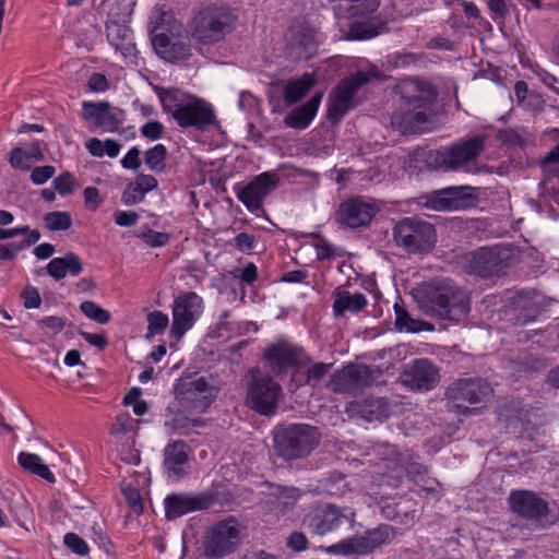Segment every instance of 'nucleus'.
<instances>
[{
    "label": "nucleus",
    "instance_id": "e2e57ef3",
    "mask_svg": "<svg viewBox=\"0 0 559 559\" xmlns=\"http://www.w3.org/2000/svg\"><path fill=\"white\" fill-rule=\"evenodd\" d=\"M22 297L26 309L38 308L41 304L40 295L35 287H27L23 292Z\"/></svg>",
    "mask_w": 559,
    "mask_h": 559
},
{
    "label": "nucleus",
    "instance_id": "1a4fd4ad",
    "mask_svg": "<svg viewBox=\"0 0 559 559\" xmlns=\"http://www.w3.org/2000/svg\"><path fill=\"white\" fill-rule=\"evenodd\" d=\"M393 239L408 253H424L435 247L437 234L432 224L417 217H405L394 226Z\"/></svg>",
    "mask_w": 559,
    "mask_h": 559
},
{
    "label": "nucleus",
    "instance_id": "0eeeda50",
    "mask_svg": "<svg viewBox=\"0 0 559 559\" xmlns=\"http://www.w3.org/2000/svg\"><path fill=\"white\" fill-rule=\"evenodd\" d=\"M174 394L185 411L203 413L217 397L218 389L211 378L192 374L176 381Z\"/></svg>",
    "mask_w": 559,
    "mask_h": 559
},
{
    "label": "nucleus",
    "instance_id": "4be33fe9",
    "mask_svg": "<svg viewBox=\"0 0 559 559\" xmlns=\"http://www.w3.org/2000/svg\"><path fill=\"white\" fill-rule=\"evenodd\" d=\"M286 44L293 59H308L317 50L318 32L307 22H296L286 34Z\"/></svg>",
    "mask_w": 559,
    "mask_h": 559
},
{
    "label": "nucleus",
    "instance_id": "7ed1b4c3",
    "mask_svg": "<svg viewBox=\"0 0 559 559\" xmlns=\"http://www.w3.org/2000/svg\"><path fill=\"white\" fill-rule=\"evenodd\" d=\"M159 98L163 109L171 115L181 128L205 131L218 124L211 104L201 98L179 95L171 91L160 93Z\"/></svg>",
    "mask_w": 559,
    "mask_h": 559
},
{
    "label": "nucleus",
    "instance_id": "8fccbe9b",
    "mask_svg": "<svg viewBox=\"0 0 559 559\" xmlns=\"http://www.w3.org/2000/svg\"><path fill=\"white\" fill-rule=\"evenodd\" d=\"M38 326L47 333L57 334L66 325V320L61 317H46L37 322Z\"/></svg>",
    "mask_w": 559,
    "mask_h": 559
},
{
    "label": "nucleus",
    "instance_id": "de8ad7c7",
    "mask_svg": "<svg viewBox=\"0 0 559 559\" xmlns=\"http://www.w3.org/2000/svg\"><path fill=\"white\" fill-rule=\"evenodd\" d=\"M540 166L549 175L559 173V144L543 158Z\"/></svg>",
    "mask_w": 559,
    "mask_h": 559
},
{
    "label": "nucleus",
    "instance_id": "864d4df0",
    "mask_svg": "<svg viewBox=\"0 0 559 559\" xmlns=\"http://www.w3.org/2000/svg\"><path fill=\"white\" fill-rule=\"evenodd\" d=\"M500 140L508 145L524 146L527 142L526 138L515 129H507L500 132Z\"/></svg>",
    "mask_w": 559,
    "mask_h": 559
},
{
    "label": "nucleus",
    "instance_id": "f704fd0d",
    "mask_svg": "<svg viewBox=\"0 0 559 559\" xmlns=\"http://www.w3.org/2000/svg\"><path fill=\"white\" fill-rule=\"evenodd\" d=\"M19 463L24 469L41 477L48 483H55L56 479L53 474L49 467L43 463L39 455L28 452H21L19 454Z\"/></svg>",
    "mask_w": 559,
    "mask_h": 559
},
{
    "label": "nucleus",
    "instance_id": "f8f14e48",
    "mask_svg": "<svg viewBox=\"0 0 559 559\" xmlns=\"http://www.w3.org/2000/svg\"><path fill=\"white\" fill-rule=\"evenodd\" d=\"M395 537V531L392 526L382 524L376 528L367 531L364 535L343 539L329 546L325 551L330 555H358L365 556L373 552L376 549L390 544Z\"/></svg>",
    "mask_w": 559,
    "mask_h": 559
},
{
    "label": "nucleus",
    "instance_id": "4d7b16f0",
    "mask_svg": "<svg viewBox=\"0 0 559 559\" xmlns=\"http://www.w3.org/2000/svg\"><path fill=\"white\" fill-rule=\"evenodd\" d=\"M286 545L294 551L299 552L308 548V539L302 532L295 531L287 537Z\"/></svg>",
    "mask_w": 559,
    "mask_h": 559
},
{
    "label": "nucleus",
    "instance_id": "774afa93",
    "mask_svg": "<svg viewBox=\"0 0 559 559\" xmlns=\"http://www.w3.org/2000/svg\"><path fill=\"white\" fill-rule=\"evenodd\" d=\"M134 182L144 193H147L157 187V180L152 175L141 174L135 178Z\"/></svg>",
    "mask_w": 559,
    "mask_h": 559
},
{
    "label": "nucleus",
    "instance_id": "ea45409f",
    "mask_svg": "<svg viewBox=\"0 0 559 559\" xmlns=\"http://www.w3.org/2000/svg\"><path fill=\"white\" fill-rule=\"evenodd\" d=\"M80 309L88 319L94 320L99 324H106L110 321V313L94 301H83Z\"/></svg>",
    "mask_w": 559,
    "mask_h": 559
},
{
    "label": "nucleus",
    "instance_id": "13d9d810",
    "mask_svg": "<svg viewBox=\"0 0 559 559\" xmlns=\"http://www.w3.org/2000/svg\"><path fill=\"white\" fill-rule=\"evenodd\" d=\"M545 100L543 97L536 93L532 92V94L520 105L525 110L539 112L544 109Z\"/></svg>",
    "mask_w": 559,
    "mask_h": 559
},
{
    "label": "nucleus",
    "instance_id": "6e6552de",
    "mask_svg": "<svg viewBox=\"0 0 559 559\" xmlns=\"http://www.w3.org/2000/svg\"><path fill=\"white\" fill-rule=\"evenodd\" d=\"M379 72L370 69L368 72L358 71L342 80L331 92L328 104V119L337 123L343 116L359 103L358 92L371 79H378Z\"/></svg>",
    "mask_w": 559,
    "mask_h": 559
},
{
    "label": "nucleus",
    "instance_id": "ddd939ff",
    "mask_svg": "<svg viewBox=\"0 0 559 559\" xmlns=\"http://www.w3.org/2000/svg\"><path fill=\"white\" fill-rule=\"evenodd\" d=\"M171 15L162 13L151 31L152 45L156 53L166 61L179 62L188 59L191 56V45L187 36L175 35L166 33L164 27L165 23H169Z\"/></svg>",
    "mask_w": 559,
    "mask_h": 559
},
{
    "label": "nucleus",
    "instance_id": "c9c22d12",
    "mask_svg": "<svg viewBox=\"0 0 559 559\" xmlns=\"http://www.w3.org/2000/svg\"><path fill=\"white\" fill-rule=\"evenodd\" d=\"M526 415L527 412L522 407L519 401H506L503 404L499 405V420L503 421L506 426H513L516 423H523Z\"/></svg>",
    "mask_w": 559,
    "mask_h": 559
},
{
    "label": "nucleus",
    "instance_id": "603ef678",
    "mask_svg": "<svg viewBox=\"0 0 559 559\" xmlns=\"http://www.w3.org/2000/svg\"><path fill=\"white\" fill-rule=\"evenodd\" d=\"M29 159L27 152L21 147H14L10 153V165L13 168L28 170L31 168Z\"/></svg>",
    "mask_w": 559,
    "mask_h": 559
},
{
    "label": "nucleus",
    "instance_id": "37998d69",
    "mask_svg": "<svg viewBox=\"0 0 559 559\" xmlns=\"http://www.w3.org/2000/svg\"><path fill=\"white\" fill-rule=\"evenodd\" d=\"M332 364L317 362L311 366L306 374V383L312 388H317L323 378L329 373Z\"/></svg>",
    "mask_w": 559,
    "mask_h": 559
},
{
    "label": "nucleus",
    "instance_id": "393cba45",
    "mask_svg": "<svg viewBox=\"0 0 559 559\" xmlns=\"http://www.w3.org/2000/svg\"><path fill=\"white\" fill-rule=\"evenodd\" d=\"M82 116L92 122L91 128H100L108 132L118 131L126 120L124 110L107 102H84Z\"/></svg>",
    "mask_w": 559,
    "mask_h": 559
},
{
    "label": "nucleus",
    "instance_id": "c756f323",
    "mask_svg": "<svg viewBox=\"0 0 559 559\" xmlns=\"http://www.w3.org/2000/svg\"><path fill=\"white\" fill-rule=\"evenodd\" d=\"M321 98L322 94L319 93L311 97L304 105L296 107L294 110H292L288 115L284 117L283 121L285 126L298 130L306 129L316 117L321 103Z\"/></svg>",
    "mask_w": 559,
    "mask_h": 559
},
{
    "label": "nucleus",
    "instance_id": "a19ab883",
    "mask_svg": "<svg viewBox=\"0 0 559 559\" xmlns=\"http://www.w3.org/2000/svg\"><path fill=\"white\" fill-rule=\"evenodd\" d=\"M148 333L146 337H152L155 334L162 333L168 325V317L162 311L155 310L147 314Z\"/></svg>",
    "mask_w": 559,
    "mask_h": 559
},
{
    "label": "nucleus",
    "instance_id": "20e7f679",
    "mask_svg": "<svg viewBox=\"0 0 559 559\" xmlns=\"http://www.w3.org/2000/svg\"><path fill=\"white\" fill-rule=\"evenodd\" d=\"M485 150V138L476 135L466 140H460L450 146L431 150L426 154V163L429 167L454 171L477 160Z\"/></svg>",
    "mask_w": 559,
    "mask_h": 559
},
{
    "label": "nucleus",
    "instance_id": "6ab92c4d",
    "mask_svg": "<svg viewBox=\"0 0 559 559\" xmlns=\"http://www.w3.org/2000/svg\"><path fill=\"white\" fill-rule=\"evenodd\" d=\"M203 299L194 292L179 294L173 304L171 334L178 340L189 331L203 312Z\"/></svg>",
    "mask_w": 559,
    "mask_h": 559
},
{
    "label": "nucleus",
    "instance_id": "412c9836",
    "mask_svg": "<svg viewBox=\"0 0 559 559\" xmlns=\"http://www.w3.org/2000/svg\"><path fill=\"white\" fill-rule=\"evenodd\" d=\"M114 4L119 5L118 0H106L102 8L107 12L106 32L107 39L117 49H127L131 44V29L127 26L131 14L129 5H123L121 11H115Z\"/></svg>",
    "mask_w": 559,
    "mask_h": 559
},
{
    "label": "nucleus",
    "instance_id": "49530a36",
    "mask_svg": "<svg viewBox=\"0 0 559 559\" xmlns=\"http://www.w3.org/2000/svg\"><path fill=\"white\" fill-rule=\"evenodd\" d=\"M311 237L319 241L313 245L316 250V257L319 261L329 260L334 257V248L319 234H311Z\"/></svg>",
    "mask_w": 559,
    "mask_h": 559
},
{
    "label": "nucleus",
    "instance_id": "bf43d9fd",
    "mask_svg": "<svg viewBox=\"0 0 559 559\" xmlns=\"http://www.w3.org/2000/svg\"><path fill=\"white\" fill-rule=\"evenodd\" d=\"M418 60L417 56L412 52H399L395 53L392 58L389 59V63L393 68H405L412 63H415Z\"/></svg>",
    "mask_w": 559,
    "mask_h": 559
},
{
    "label": "nucleus",
    "instance_id": "4c0bfd02",
    "mask_svg": "<svg viewBox=\"0 0 559 559\" xmlns=\"http://www.w3.org/2000/svg\"><path fill=\"white\" fill-rule=\"evenodd\" d=\"M166 146L156 144L144 153V162L152 171L162 173L166 168Z\"/></svg>",
    "mask_w": 559,
    "mask_h": 559
},
{
    "label": "nucleus",
    "instance_id": "69168bd1",
    "mask_svg": "<svg viewBox=\"0 0 559 559\" xmlns=\"http://www.w3.org/2000/svg\"><path fill=\"white\" fill-rule=\"evenodd\" d=\"M126 500L132 510L136 513H141L143 509L142 498L140 492L134 488H128L123 490Z\"/></svg>",
    "mask_w": 559,
    "mask_h": 559
},
{
    "label": "nucleus",
    "instance_id": "72a5a7b5",
    "mask_svg": "<svg viewBox=\"0 0 559 559\" xmlns=\"http://www.w3.org/2000/svg\"><path fill=\"white\" fill-rule=\"evenodd\" d=\"M316 84L311 73H305L299 79L288 81L283 90V98L287 105L298 103Z\"/></svg>",
    "mask_w": 559,
    "mask_h": 559
},
{
    "label": "nucleus",
    "instance_id": "f257e3e1",
    "mask_svg": "<svg viewBox=\"0 0 559 559\" xmlns=\"http://www.w3.org/2000/svg\"><path fill=\"white\" fill-rule=\"evenodd\" d=\"M413 296L426 316L440 320L459 323L471 309L468 293L449 278L424 283L414 289Z\"/></svg>",
    "mask_w": 559,
    "mask_h": 559
},
{
    "label": "nucleus",
    "instance_id": "09e8293b",
    "mask_svg": "<svg viewBox=\"0 0 559 559\" xmlns=\"http://www.w3.org/2000/svg\"><path fill=\"white\" fill-rule=\"evenodd\" d=\"M74 186L75 179L68 171L61 174L53 180L55 189L62 195H68L72 193Z\"/></svg>",
    "mask_w": 559,
    "mask_h": 559
},
{
    "label": "nucleus",
    "instance_id": "2eb2a0df",
    "mask_svg": "<svg viewBox=\"0 0 559 559\" xmlns=\"http://www.w3.org/2000/svg\"><path fill=\"white\" fill-rule=\"evenodd\" d=\"M381 374L364 364H349L336 370L325 383V388L336 394H355L369 388Z\"/></svg>",
    "mask_w": 559,
    "mask_h": 559
},
{
    "label": "nucleus",
    "instance_id": "b1692460",
    "mask_svg": "<svg viewBox=\"0 0 559 559\" xmlns=\"http://www.w3.org/2000/svg\"><path fill=\"white\" fill-rule=\"evenodd\" d=\"M215 497L210 492L190 495L187 492L168 495L165 500V516L176 520L193 511L206 510L212 507Z\"/></svg>",
    "mask_w": 559,
    "mask_h": 559
},
{
    "label": "nucleus",
    "instance_id": "58836bf2",
    "mask_svg": "<svg viewBox=\"0 0 559 559\" xmlns=\"http://www.w3.org/2000/svg\"><path fill=\"white\" fill-rule=\"evenodd\" d=\"M46 227L50 230H67L72 225V219L67 212H49L44 216Z\"/></svg>",
    "mask_w": 559,
    "mask_h": 559
},
{
    "label": "nucleus",
    "instance_id": "423d86ee",
    "mask_svg": "<svg viewBox=\"0 0 559 559\" xmlns=\"http://www.w3.org/2000/svg\"><path fill=\"white\" fill-rule=\"evenodd\" d=\"M237 15L225 4H212L194 17L192 35L202 44H214L233 32Z\"/></svg>",
    "mask_w": 559,
    "mask_h": 559
},
{
    "label": "nucleus",
    "instance_id": "5701e85b",
    "mask_svg": "<svg viewBox=\"0 0 559 559\" xmlns=\"http://www.w3.org/2000/svg\"><path fill=\"white\" fill-rule=\"evenodd\" d=\"M378 211L372 202L359 197L350 198L340 204L334 219L341 226L358 228L368 225Z\"/></svg>",
    "mask_w": 559,
    "mask_h": 559
},
{
    "label": "nucleus",
    "instance_id": "6e6d98bb",
    "mask_svg": "<svg viewBox=\"0 0 559 559\" xmlns=\"http://www.w3.org/2000/svg\"><path fill=\"white\" fill-rule=\"evenodd\" d=\"M164 126L158 121H148L141 128V133L144 138L155 141L162 138Z\"/></svg>",
    "mask_w": 559,
    "mask_h": 559
},
{
    "label": "nucleus",
    "instance_id": "a878e982",
    "mask_svg": "<svg viewBox=\"0 0 559 559\" xmlns=\"http://www.w3.org/2000/svg\"><path fill=\"white\" fill-rule=\"evenodd\" d=\"M264 358L271 370L281 374L287 372L288 369L301 366L307 357L302 348L289 342L280 341L265 349Z\"/></svg>",
    "mask_w": 559,
    "mask_h": 559
},
{
    "label": "nucleus",
    "instance_id": "7c9ffc66",
    "mask_svg": "<svg viewBox=\"0 0 559 559\" xmlns=\"http://www.w3.org/2000/svg\"><path fill=\"white\" fill-rule=\"evenodd\" d=\"M368 301L364 294H352L348 290L337 288L333 293V313L335 317H343L346 311L357 313L361 311Z\"/></svg>",
    "mask_w": 559,
    "mask_h": 559
},
{
    "label": "nucleus",
    "instance_id": "c03bdc74",
    "mask_svg": "<svg viewBox=\"0 0 559 559\" xmlns=\"http://www.w3.org/2000/svg\"><path fill=\"white\" fill-rule=\"evenodd\" d=\"M63 543L75 555L85 557L90 552L86 542L74 533H67L63 537Z\"/></svg>",
    "mask_w": 559,
    "mask_h": 559
},
{
    "label": "nucleus",
    "instance_id": "680f3d73",
    "mask_svg": "<svg viewBox=\"0 0 559 559\" xmlns=\"http://www.w3.org/2000/svg\"><path fill=\"white\" fill-rule=\"evenodd\" d=\"M114 219L117 225L129 227V226H133L138 223L139 215L136 212H133V211H130V212L118 211L115 213Z\"/></svg>",
    "mask_w": 559,
    "mask_h": 559
},
{
    "label": "nucleus",
    "instance_id": "473e14b6",
    "mask_svg": "<svg viewBox=\"0 0 559 559\" xmlns=\"http://www.w3.org/2000/svg\"><path fill=\"white\" fill-rule=\"evenodd\" d=\"M267 498L274 510L285 513L300 498V490L296 487L276 485L271 487Z\"/></svg>",
    "mask_w": 559,
    "mask_h": 559
},
{
    "label": "nucleus",
    "instance_id": "cd10ccee",
    "mask_svg": "<svg viewBox=\"0 0 559 559\" xmlns=\"http://www.w3.org/2000/svg\"><path fill=\"white\" fill-rule=\"evenodd\" d=\"M401 378L412 390L428 391L439 382V372L428 359H417L405 367Z\"/></svg>",
    "mask_w": 559,
    "mask_h": 559
},
{
    "label": "nucleus",
    "instance_id": "9b49d317",
    "mask_svg": "<svg viewBox=\"0 0 559 559\" xmlns=\"http://www.w3.org/2000/svg\"><path fill=\"white\" fill-rule=\"evenodd\" d=\"M241 543V526L229 516L213 525L204 537L203 555L209 559L223 558L234 552Z\"/></svg>",
    "mask_w": 559,
    "mask_h": 559
},
{
    "label": "nucleus",
    "instance_id": "f3484780",
    "mask_svg": "<svg viewBox=\"0 0 559 559\" xmlns=\"http://www.w3.org/2000/svg\"><path fill=\"white\" fill-rule=\"evenodd\" d=\"M345 522L352 525L355 522V512L348 508H338L329 503L311 510L305 516L302 524L310 533L323 536Z\"/></svg>",
    "mask_w": 559,
    "mask_h": 559
},
{
    "label": "nucleus",
    "instance_id": "4468645a",
    "mask_svg": "<svg viewBox=\"0 0 559 559\" xmlns=\"http://www.w3.org/2000/svg\"><path fill=\"white\" fill-rule=\"evenodd\" d=\"M512 250L507 247L480 248L465 257V270L468 274L488 278L499 276L510 266Z\"/></svg>",
    "mask_w": 559,
    "mask_h": 559
},
{
    "label": "nucleus",
    "instance_id": "e433bc0d",
    "mask_svg": "<svg viewBox=\"0 0 559 559\" xmlns=\"http://www.w3.org/2000/svg\"><path fill=\"white\" fill-rule=\"evenodd\" d=\"M379 34L378 25L372 21L354 22L344 36L347 40L369 39Z\"/></svg>",
    "mask_w": 559,
    "mask_h": 559
},
{
    "label": "nucleus",
    "instance_id": "aec40b11",
    "mask_svg": "<svg viewBox=\"0 0 559 559\" xmlns=\"http://www.w3.org/2000/svg\"><path fill=\"white\" fill-rule=\"evenodd\" d=\"M280 181L276 171H264L247 185L235 187L236 195L250 212H258L262 210L265 198L277 188Z\"/></svg>",
    "mask_w": 559,
    "mask_h": 559
},
{
    "label": "nucleus",
    "instance_id": "5fc2aeb1",
    "mask_svg": "<svg viewBox=\"0 0 559 559\" xmlns=\"http://www.w3.org/2000/svg\"><path fill=\"white\" fill-rule=\"evenodd\" d=\"M55 173V167L50 165L35 167L31 174V179L35 185H43L49 180Z\"/></svg>",
    "mask_w": 559,
    "mask_h": 559
},
{
    "label": "nucleus",
    "instance_id": "39448f33",
    "mask_svg": "<svg viewBox=\"0 0 559 559\" xmlns=\"http://www.w3.org/2000/svg\"><path fill=\"white\" fill-rule=\"evenodd\" d=\"M320 439L317 427L293 424L274 432V449L285 460L302 459L319 445Z\"/></svg>",
    "mask_w": 559,
    "mask_h": 559
},
{
    "label": "nucleus",
    "instance_id": "a211bd4d",
    "mask_svg": "<svg viewBox=\"0 0 559 559\" xmlns=\"http://www.w3.org/2000/svg\"><path fill=\"white\" fill-rule=\"evenodd\" d=\"M282 396L281 385L266 376L253 377L247 393V403L260 415L271 416L276 413Z\"/></svg>",
    "mask_w": 559,
    "mask_h": 559
},
{
    "label": "nucleus",
    "instance_id": "2f4dec72",
    "mask_svg": "<svg viewBox=\"0 0 559 559\" xmlns=\"http://www.w3.org/2000/svg\"><path fill=\"white\" fill-rule=\"evenodd\" d=\"M46 270L52 278L60 281L67 274L78 276L83 270V264L79 255L68 252L64 257L52 259L47 264Z\"/></svg>",
    "mask_w": 559,
    "mask_h": 559
},
{
    "label": "nucleus",
    "instance_id": "3c124183",
    "mask_svg": "<svg viewBox=\"0 0 559 559\" xmlns=\"http://www.w3.org/2000/svg\"><path fill=\"white\" fill-rule=\"evenodd\" d=\"M145 194L146 193H144L133 181L127 186L121 200L126 205H134L140 203L144 199Z\"/></svg>",
    "mask_w": 559,
    "mask_h": 559
},
{
    "label": "nucleus",
    "instance_id": "a18cd8bd",
    "mask_svg": "<svg viewBox=\"0 0 559 559\" xmlns=\"http://www.w3.org/2000/svg\"><path fill=\"white\" fill-rule=\"evenodd\" d=\"M136 236L152 248L163 247L169 241L168 234L155 231L153 229H147Z\"/></svg>",
    "mask_w": 559,
    "mask_h": 559
},
{
    "label": "nucleus",
    "instance_id": "338daca9",
    "mask_svg": "<svg viewBox=\"0 0 559 559\" xmlns=\"http://www.w3.org/2000/svg\"><path fill=\"white\" fill-rule=\"evenodd\" d=\"M87 85L93 92H104L108 88L107 79L102 73H93L88 79Z\"/></svg>",
    "mask_w": 559,
    "mask_h": 559
},
{
    "label": "nucleus",
    "instance_id": "052dcab7",
    "mask_svg": "<svg viewBox=\"0 0 559 559\" xmlns=\"http://www.w3.org/2000/svg\"><path fill=\"white\" fill-rule=\"evenodd\" d=\"M121 165L127 169H139L141 166L140 150L138 147L130 148L121 159Z\"/></svg>",
    "mask_w": 559,
    "mask_h": 559
},
{
    "label": "nucleus",
    "instance_id": "dca6fc26",
    "mask_svg": "<svg viewBox=\"0 0 559 559\" xmlns=\"http://www.w3.org/2000/svg\"><path fill=\"white\" fill-rule=\"evenodd\" d=\"M493 389L486 380L481 378H463L449 385L445 395L455 407L462 408V414H467L471 411L464 403H486L491 397Z\"/></svg>",
    "mask_w": 559,
    "mask_h": 559
},
{
    "label": "nucleus",
    "instance_id": "79ce46f5",
    "mask_svg": "<svg viewBox=\"0 0 559 559\" xmlns=\"http://www.w3.org/2000/svg\"><path fill=\"white\" fill-rule=\"evenodd\" d=\"M395 311V325L399 330H407L409 332H417L419 330V321L411 318L408 312L399 304L394 305Z\"/></svg>",
    "mask_w": 559,
    "mask_h": 559
},
{
    "label": "nucleus",
    "instance_id": "c85d7f7f",
    "mask_svg": "<svg viewBox=\"0 0 559 559\" xmlns=\"http://www.w3.org/2000/svg\"><path fill=\"white\" fill-rule=\"evenodd\" d=\"M188 450V444L181 440L174 441L165 448L164 467L169 478L179 479L187 474Z\"/></svg>",
    "mask_w": 559,
    "mask_h": 559
},
{
    "label": "nucleus",
    "instance_id": "0e129e2a",
    "mask_svg": "<svg viewBox=\"0 0 559 559\" xmlns=\"http://www.w3.org/2000/svg\"><path fill=\"white\" fill-rule=\"evenodd\" d=\"M257 238L247 233H240L235 237V246L241 251H251L254 249Z\"/></svg>",
    "mask_w": 559,
    "mask_h": 559
},
{
    "label": "nucleus",
    "instance_id": "f03ea898",
    "mask_svg": "<svg viewBox=\"0 0 559 559\" xmlns=\"http://www.w3.org/2000/svg\"><path fill=\"white\" fill-rule=\"evenodd\" d=\"M404 100L401 110L392 115L391 122L402 133H420L430 122L431 106L437 100L436 87L426 80L411 79L401 87Z\"/></svg>",
    "mask_w": 559,
    "mask_h": 559
},
{
    "label": "nucleus",
    "instance_id": "9d476101",
    "mask_svg": "<svg viewBox=\"0 0 559 559\" xmlns=\"http://www.w3.org/2000/svg\"><path fill=\"white\" fill-rule=\"evenodd\" d=\"M510 509L535 528H547L556 522V515L547 500L531 490H513L508 498Z\"/></svg>",
    "mask_w": 559,
    "mask_h": 559
},
{
    "label": "nucleus",
    "instance_id": "bb28decb",
    "mask_svg": "<svg viewBox=\"0 0 559 559\" xmlns=\"http://www.w3.org/2000/svg\"><path fill=\"white\" fill-rule=\"evenodd\" d=\"M468 186L448 187L431 193L427 205L435 211H455L473 205L475 198Z\"/></svg>",
    "mask_w": 559,
    "mask_h": 559
}]
</instances>
